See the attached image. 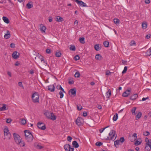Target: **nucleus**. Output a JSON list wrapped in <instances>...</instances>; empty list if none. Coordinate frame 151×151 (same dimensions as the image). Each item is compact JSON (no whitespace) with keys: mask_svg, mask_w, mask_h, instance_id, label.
Instances as JSON below:
<instances>
[{"mask_svg":"<svg viewBox=\"0 0 151 151\" xmlns=\"http://www.w3.org/2000/svg\"><path fill=\"white\" fill-rule=\"evenodd\" d=\"M136 44L135 42V41L133 40L131 41L130 43V46H132Z\"/></svg>","mask_w":151,"mask_h":151,"instance_id":"5fc2aeb1","label":"nucleus"},{"mask_svg":"<svg viewBox=\"0 0 151 151\" xmlns=\"http://www.w3.org/2000/svg\"><path fill=\"white\" fill-rule=\"evenodd\" d=\"M72 144L73 147L76 148H78L79 147L78 144L76 141H73V142Z\"/></svg>","mask_w":151,"mask_h":151,"instance_id":"412c9836","label":"nucleus"},{"mask_svg":"<svg viewBox=\"0 0 151 151\" xmlns=\"http://www.w3.org/2000/svg\"><path fill=\"white\" fill-rule=\"evenodd\" d=\"M37 127L40 129L44 130L46 129L45 125L43 123L39 122L37 124Z\"/></svg>","mask_w":151,"mask_h":151,"instance_id":"423d86ee","label":"nucleus"},{"mask_svg":"<svg viewBox=\"0 0 151 151\" xmlns=\"http://www.w3.org/2000/svg\"><path fill=\"white\" fill-rule=\"evenodd\" d=\"M70 49V50L75 51L76 50L75 46L74 45L71 46Z\"/></svg>","mask_w":151,"mask_h":151,"instance_id":"37998d69","label":"nucleus"},{"mask_svg":"<svg viewBox=\"0 0 151 151\" xmlns=\"http://www.w3.org/2000/svg\"><path fill=\"white\" fill-rule=\"evenodd\" d=\"M142 28L143 29H146L147 27V23L144 22H142Z\"/></svg>","mask_w":151,"mask_h":151,"instance_id":"a211bd4d","label":"nucleus"},{"mask_svg":"<svg viewBox=\"0 0 151 151\" xmlns=\"http://www.w3.org/2000/svg\"><path fill=\"white\" fill-rule=\"evenodd\" d=\"M142 115L141 112H139L136 115V118L137 120L139 119L141 117Z\"/></svg>","mask_w":151,"mask_h":151,"instance_id":"473e14b6","label":"nucleus"},{"mask_svg":"<svg viewBox=\"0 0 151 151\" xmlns=\"http://www.w3.org/2000/svg\"><path fill=\"white\" fill-rule=\"evenodd\" d=\"M2 19L3 20L5 23L7 24H8L9 23L10 21L9 19L7 17L4 16L3 17Z\"/></svg>","mask_w":151,"mask_h":151,"instance_id":"aec40b11","label":"nucleus"},{"mask_svg":"<svg viewBox=\"0 0 151 151\" xmlns=\"http://www.w3.org/2000/svg\"><path fill=\"white\" fill-rule=\"evenodd\" d=\"M102 58L101 55L98 54L95 56V58L96 60H101Z\"/></svg>","mask_w":151,"mask_h":151,"instance_id":"393cba45","label":"nucleus"},{"mask_svg":"<svg viewBox=\"0 0 151 151\" xmlns=\"http://www.w3.org/2000/svg\"><path fill=\"white\" fill-rule=\"evenodd\" d=\"M114 22L115 24L119 23V20L118 19H114Z\"/></svg>","mask_w":151,"mask_h":151,"instance_id":"a19ab883","label":"nucleus"},{"mask_svg":"<svg viewBox=\"0 0 151 151\" xmlns=\"http://www.w3.org/2000/svg\"><path fill=\"white\" fill-rule=\"evenodd\" d=\"M38 55H40L39 58L40 59L41 61V62H43V63H44V65L45 66H46L47 65V63L46 61L44 59V58L43 56H41V55H40L39 54H38Z\"/></svg>","mask_w":151,"mask_h":151,"instance_id":"dca6fc26","label":"nucleus"},{"mask_svg":"<svg viewBox=\"0 0 151 151\" xmlns=\"http://www.w3.org/2000/svg\"><path fill=\"white\" fill-rule=\"evenodd\" d=\"M73 1L76 2L79 5L81 6L85 7L86 6V4L81 1L78 0H73Z\"/></svg>","mask_w":151,"mask_h":151,"instance_id":"0eeeda50","label":"nucleus"},{"mask_svg":"<svg viewBox=\"0 0 151 151\" xmlns=\"http://www.w3.org/2000/svg\"><path fill=\"white\" fill-rule=\"evenodd\" d=\"M14 140L18 145H20L21 147H23L25 145L24 142H22V138L18 134L14 133L13 134Z\"/></svg>","mask_w":151,"mask_h":151,"instance_id":"f257e3e1","label":"nucleus"},{"mask_svg":"<svg viewBox=\"0 0 151 151\" xmlns=\"http://www.w3.org/2000/svg\"><path fill=\"white\" fill-rule=\"evenodd\" d=\"M151 149V147L149 146H147V145H146V146L145 147V149L147 150L150 151Z\"/></svg>","mask_w":151,"mask_h":151,"instance_id":"a18cd8bd","label":"nucleus"},{"mask_svg":"<svg viewBox=\"0 0 151 151\" xmlns=\"http://www.w3.org/2000/svg\"><path fill=\"white\" fill-rule=\"evenodd\" d=\"M109 127V126H107V127L104 128H102L101 129H99V132L100 133H102L104 131V130L106 128Z\"/></svg>","mask_w":151,"mask_h":151,"instance_id":"864d4df0","label":"nucleus"},{"mask_svg":"<svg viewBox=\"0 0 151 151\" xmlns=\"http://www.w3.org/2000/svg\"><path fill=\"white\" fill-rule=\"evenodd\" d=\"M103 44L106 47H108L109 45V42L108 41H104L103 42Z\"/></svg>","mask_w":151,"mask_h":151,"instance_id":"f704fd0d","label":"nucleus"},{"mask_svg":"<svg viewBox=\"0 0 151 151\" xmlns=\"http://www.w3.org/2000/svg\"><path fill=\"white\" fill-rule=\"evenodd\" d=\"M109 134V137L106 139V140H114L116 137V132L114 130H111Z\"/></svg>","mask_w":151,"mask_h":151,"instance_id":"f03ea898","label":"nucleus"},{"mask_svg":"<svg viewBox=\"0 0 151 151\" xmlns=\"http://www.w3.org/2000/svg\"><path fill=\"white\" fill-rule=\"evenodd\" d=\"M137 134L136 133H134L132 135L133 137H134V139H137Z\"/></svg>","mask_w":151,"mask_h":151,"instance_id":"052dcab7","label":"nucleus"},{"mask_svg":"<svg viewBox=\"0 0 151 151\" xmlns=\"http://www.w3.org/2000/svg\"><path fill=\"white\" fill-rule=\"evenodd\" d=\"M131 89L127 90L125 92L123 93L122 95V96L124 97H127L129 94L131 92Z\"/></svg>","mask_w":151,"mask_h":151,"instance_id":"6e6552de","label":"nucleus"},{"mask_svg":"<svg viewBox=\"0 0 151 151\" xmlns=\"http://www.w3.org/2000/svg\"><path fill=\"white\" fill-rule=\"evenodd\" d=\"M20 120V121L21 124H22L24 125L26 123V120L24 118L21 119Z\"/></svg>","mask_w":151,"mask_h":151,"instance_id":"cd10ccee","label":"nucleus"},{"mask_svg":"<svg viewBox=\"0 0 151 151\" xmlns=\"http://www.w3.org/2000/svg\"><path fill=\"white\" fill-rule=\"evenodd\" d=\"M51 113L48 111H47L45 113V114L48 118L49 119Z\"/></svg>","mask_w":151,"mask_h":151,"instance_id":"7c9ffc66","label":"nucleus"},{"mask_svg":"<svg viewBox=\"0 0 151 151\" xmlns=\"http://www.w3.org/2000/svg\"><path fill=\"white\" fill-rule=\"evenodd\" d=\"M49 119H50L52 120H55L56 119V117L52 113Z\"/></svg>","mask_w":151,"mask_h":151,"instance_id":"b1692460","label":"nucleus"},{"mask_svg":"<svg viewBox=\"0 0 151 151\" xmlns=\"http://www.w3.org/2000/svg\"><path fill=\"white\" fill-rule=\"evenodd\" d=\"M146 54L147 56L151 55V47L146 52Z\"/></svg>","mask_w":151,"mask_h":151,"instance_id":"c756f323","label":"nucleus"},{"mask_svg":"<svg viewBox=\"0 0 151 151\" xmlns=\"http://www.w3.org/2000/svg\"><path fill=\"white\" fill-rule=\"evenodd\" d=\"M26 140L28 142H31L33 139V137L32 135H30L29 136L25 137Z\"/></svg>","mask_w":151,"mask_h":151,"instance_id":"9d476101","label":"nucleus"},{"mask_svg":"<svg viewBox=\"0 0 151 151\" xmlns=\"http://www.w3.org/2000/svg\"><path fill=\"white\" fill-rule=\"evenodd\" d=\"M74 83V82L73 80H71L68 81V83L70 85L73 84Z\"/></svg>","mask_w":151,"mask_h":151,"instance_id":"bf43d9fd","label":"nucleus"},{"mask_svg":"<svg viewBox=\"0 0 151 151\" xmlns=\"http://www.w3.org/2000/svg\"><path fill=\"white\" fill-rule=\"evenodd\" d=\"M59 95H60V98L61 99L63 98V92L60 91L59 93Z\"/></svg>","mask_w":151,"mask_h":151,"instance_id":"49530a36","label":"nucleus"},{"mask_svg":"<svg viewBox=\"0 0 151 151\" xmlns=\"http://www.w3.org/2000/svg\"><path fill=\"white\" fill-rule=\"evenodd\" d=\"M119 140L120 141V142L122 143L124 142V141L125 140V139L124 137H122L120 138Z\"/></svg>","mask_w":151,"mask_h":151,"instance_id":"6e6d98bb","label":"nucleus"},{"mask_svg":"<svg viewBox=\"0 0 151 151\" xmlns=\"http://www.w3.org/2000/svg\"><path fill=\"white\" fill-rule=\"evenodd\" d=\"M111 74V72L109 70H107L106 73V75L107 76L110 75Z\"/></svg>","mask_w":151,"mask_h":151,"instance_id":"603ef678","label":"nucleus"},{"mask_svg":"<svg viewBox=\"0 0 151 151\" xmlns=\"http://www.w3.org/2000/svg\"><path fill=\"white\" fill-rule=\"evenodd\" d=\"M12 121V120L11 119H6V122L7 123H10Z\"/></svg>","mask_w":151,"mask_h":151,"instance_id":"4d7b16f0","label":"nucleus"},{"mask_svg":"<svg viewBox=\"0 0 151 151\" xmlns=\"http://www.w3.org/2000/svg\"><path fill=\"white\" fill-rule=\"evenodd\" d=\"M63 20V18L59 16H57L56 17V21L58 22H61Z\"/></svg>","mask_w":151,"mask_h":151,"instance_id":"a878e982","label":"nucleus"},{"mask_svg":"<svg viewBox=\"0 0 151 151\" xmlns=\"http://www.w3.org/2000/svg\"><path fill=\"white\" fill-rule=\"evenodd\" d=\"M67 139L68 141L70 142L72 139V137L70 136H68L67 137Z\"/></svg>","mask_w":151,"mask_h":151,"instance_id":"13d9d810","label":"nucleus"},{"mask_svg":"<svg viewBox=\"0 0 151 151\" xmlns=\"http://www.w3.org/2000/svg\"><path fill=\"white\" fill-rule=\"evenodd\" d=\"M145 141L146 142V145L151 147V139H149L148 138H146L145 139Z\"/></svg>","mask_w":151,"mask_h":151,"instance_id":"4468645a","label":"nucleus"},{"mask_svg":"<svg viewBox=\"0 0 151 151\" xmlns=\"http://www.w3.org/2000/svg\"><path fill=\"white\" fill-rule=\"evenodd\" d=\"M84 40L85 38L83 37H81L79 39V40L82 44H84L85 43Z\"/></svg>","mask_w":151,"mask_h":151,"instance_id":"c85d7f7f","label":"nucleus"},{"mask_svg":"<svg viewBox=\"0 0 151 151\" xmlns=\"http://www.w3.org/2000/svg\"><path fill=\"white\" fill-rule=\"evenodd\" d=\"M64 148L66 151H73L74 148L69 144H66L64 146Z\"/></svg>","mask_w":151,"mask_h":151,"instance_id":"39448f33","label":"nucleus"},{"mask_svg":"<svg viewBox=\"0 0 151 151\" xmlns=\"http://www.w3.org/2000/svg\"><path fill=\"white\" fill-rule=\"evenodd\" d=\"M111 91L110 89H109L106 93V97L108 98H109L111 96Z\"/></svg>","mask_w":151,"mask_h":151,"instance_id":"5701e85b","label":"nucleus"},{"mask_svg":"<svg viewBox=\"0 0 151 151\" xmlns=\"http://www.w3.org/2000/svg\"><path fill=\"white\" fill-rule=\"evenodd\" d=\"M33 6L32 3V2H29L26 5L27 8L28 9L32 8Z\"/></svg>","mask_w":151,"mask_h":151,"instance_id":"f3484780","label":"nucleus"},{"mask_svg":"<svg viewBox=\"0 0 151 151\" xmlns=\"http://www.w3.org/2000/svg\"><path fill=\"white\" fill-rule=\"evenodd\" d=\"M61 85H58L56 86V88L60 90L61 88Z\"/></svg>","mask_w":151,"mask_h":151,"instance_id":"0e129e2a","label":"nucleus"},{"mask_svg":"<svg viewBox=\"0 0 151 151\" xmlns=\"http://www.w3.org/2000/svg\"><path fill=\"white\" fill-rule=\"evenodd\" d=\"M83 115L84 117L86 116H87V112L86 111L83 112Z\"/></svg>","mask_w":151,"mask_h":151,"instance_id":"69168bd1","label":"nucleus"},{"mask_svg":"<svg viewBox=\"0 0 151 151\" xmlns=\"http://www.w3.org/2000/svg\"><path fill=\"white\" fill-rule=\"evenodd\" d=\"M55 86L54 85H50L48 86V89L51 92H54L55 91Z\"/></svg>","mask_w":151,"mask_h":151,"instance_id":"f8f14e48","label":"nucleus"},{"mask_svg":"<svg viewBox=\"0 0 151 151\" xmlns=\"http://www.w3.org/2000/svg\"><path fill=\"white\" fill-rule=\"evenodd\" d=\"M55 55L57 57H60L61 55V54L59 51L57 52H56Z\"/></svg>","mask_w":151,"mask_h":151,"instance_id":"e433bc0d","label":"nucleus"},{"mask_svg":"<svg viewBox=\"0 0 151 151\" xmlns=\"http://www.w3.org/2000/svg\"><path fill=\"white\" fill-rule=\"evenodd\" d=\"M40 27H41L40 28V30L42 32V33L45 32V30L46 29V27L44 26H43L42 24H41L40 26Z\"/></svg>","mask_w":151,"mask_h":151,"instance_id":"6ab92c4d","label":"nucleus"},{"mask_svg":"<svg viewBox=\"0 0 151 151\" xmlns=\"http://www.w3.org/2000/svg\"><path fill=\"white\" fill-rule=\"evenodd\" d=\"M151 35L150 34H148L145 37V38L147 39H148L150 38Z\"/></svg>","mask_w":151,"mask_h":151,"instance_id":"e2e57ef3","label":"nucleus"},{"mask_svg":"<svg viewBox=\"0 0 151 151\" xmlns=\"http://www.w3.org/2000/svg\"><path fill=\"white\" fill-rule=\"evenodd\" d=\"M118 115L117 113H116L115 115H114L113 117V120L114 121H116L118 119Z\"/></svg>","mask_w":151,"mask_h":151,"instance_id":"72a5a7b5","label":"nucleus"},{"mask_svg":"<svg viewBox=\"0 0 151 151\" xmlns=\"http://www.w3.org/2000/svg\"><path fill=\"white\" fill-rule=\"evenodd\" d=\"M24 132L25 133V137L29 136L30 135H32L31 133L27 131V130H25L24 131Z\"/></svg>","mask_w":151,"mask_h":151,"instance_id":"bb28decb","label":"nucleus"},{"mask_svg":"<svg viewBox=\"0 0 151 151\" xmlns=\"http://www.w3.org/2000/svg\"><path fill=\"white\" fill-rule=\"evenodd\" d=\"M46 51V52L47 53H50V49H47Z\"/></svg>","mask_w":151,"mask_h":151,"instance_id":"774afa93","label":"nucleus"},{"mask_svg":"<svg viewBox=\"0 0 151 151\" xmlns=\"http://www.w3.org/2000/svg\"><path fill=\"white\" fill-rule=\"evenodd\" d=\"M10 47L12 48H14L15 47V44L14 43H12L10 45Z\"/></svg>","mask_w":151,"mask_h":151,"instance_id":"338daca9","label":"nucleus"},{"mask_svg":"<svg viewBox=\"0 0 151 151\" xmlns=\"http://www.w3.org/2000/svg\"><path fill=\"white\" fill-rule=\"evenodd\" d=\"M77 109L79 111L81 110L82 108V106L80 105H78L77 106Z\"/></svg>","mask_w":151,"mask_h":151,"instance_id":"8fccbe9b","label":"nucleus"},{"mask_svg":"<svg viewBox=\"0 0 151 151\" xmlns=\"http://www.w3.org/2000/svg\"><path fill=\"white\" fill-rule=\"evenodd\" d=\"M76 88H72L70 90L69 92L72 95L75 96L76 95Z\"/></svg>","mask_w":151,"mask_h":151,"instance_id":"ddd939ff","label":"nucleus"},{"mask_svg":"<svg viewBox=\"0 0 151 151\" xmlns=\"http://www.w3.org/2000/svg\"><path fill=\"white\" fill-rule=\"evenodd\" d=\"M82 119L80 118H78L76 120V124L78 126H80L82 124Z\"/></svg>","mask_w":151,"mask_h":151,"instance_id":"9b49d317","label":"nucleus"},{"mask_svg":"<svg viewBox=\"0 0 151 151\" xmlns=\"http://www.w3.org/2000/svg\"><path fill=\"white\" fill-rule=\"evenodd\" d=\"M136 109V108L135 107H134L132 110V113L133 115L135 114V111Z\"/></svg>","mask_w":151,"mask_h":151,"instance_id":"58836bf2","label":"nucleus"},{"mask_svg":"<svg viewBox=\"0 0 151 151\" xmlns=\"http://www.w3.org/2000/svg\"><path fill=\"white\" fill-rule=\"evenodd\" d=\"M102 143L99 142H96V145L97 146H100L102 145Z\"/></svg>","mask_w":151,"mask_h":151,"instance_id":"09e8293b","label":"nucleus"},{"mask_svg":"<svg viewBox=\"0 0 151 151\" xmlns=\"http://www.w3.org/2000/svg\"><path fill=\"white\" fill-rule=\"evenodd\" d=\"M36 147L39 149H41L43 148V147L39 145H37L36 146Z\"/></svg>","mask_w":151,"mask_h":151,"instance_id":"680f3d73","label":"nucleus"},{"mask_svg":"<svg viewBox=\"0 0 151 151\" xmlns=\"http://www.w3.org/2000/svg\"><path fill=\"white\" fill-rule=\"evenodd\" d=\"M19 53L17 52L16 51L14 52L12 54L13 58L15 59L18 58L19 57Z\"/></svg>","mask_w":151,"mask_h":151,"instance_id":"1a4fd4ad","label":"nucleus"},{"mask_svg":"<svg viewBox=\"0 0 151 151\" xmlns=\"http://www.w3.org/2000/svg\"><path fill=\"white\" fill-rule=\"evenodd\" d=\"M80 74L79 71H77L75 74V77L78 78L80 76Z\"/></svg>","mask_w":151,"mask_h":151,"instance_id":"ea45409f","label":"nucleus"},{"mask_svg":"<svg viewBox=\"0 0 151 151\" xmlns=\"http://www.w3.org/2000/svg\"><path fill=\"white\" fill-rule=\"evenodd\" d=\"M32 98L33 102L35 103H38L39 102V95L37 92L34 93L32 96Z\"/></svg>","mask_w":151,"mask_h":151,"instance_id":"7ed1b4c3","label":"nucleus"},{"mask_svg":"<svg viewBox=\"0 0 151 151\" xmlns=\"http://www.w3.org/2000/svg\"><path fill=\"white\" fill-rule=\"evenodd\" d=\"M127 70V66H125L124 67V70H123L122 71V73L124 74V73H125L126 72Z\"/></svg>","mask_w":151,"mask_h":151,"instance_id":"3c124183","label":"nucleus"},{"mask_svg":"<svg viewBox=\"0 0 151 151\" xmlns=\"http://www.w3.org/2000/svg\"><path fill=\"white\" fill-rule=\"evenodd\" d=\"M2 105H3L2 107H0L1 111H4L6 110V105L3 104Z\"/></svg>","mask_w":151,"mask_h":151,"instance_id":"4c0bfd02","label":"nucleus"},{"mask_svg":"<svg viewBox=\"0 0 151 151\" xmlns=\"http://www.w3.org/2000/svg\"><path fill=\"white\" fill-rule=\"evenodd\" d=\"M80 59V57L78 55H76L74 58V59L76 61Z\"/></svg>","mask_w":151,"mask_h":151,"instance_id":"79ce46f5","label":"nucleus"},{"mask_svg":"<svg viewBox=\"0 0 151 151\" xmlns=\"http://www.w3.org/2000/svg\"><path fill=\"white\" fill-rule=\"evenodd\" d=\"M143 134L145 136H147L149 135H150V133L148 131H146V132H143Z\"/></svg>","mask_w":151,"mask_h":151,"instance_id":"c03bdc74","label":"nucleus"},{"mask_svg":"<svg viewBox=\"0 0 151 151\" xmlns=\"http://www.w3.org/2000/svg\"><path fill=\"white\" fill-rule=\"evenodd\" d=\"M4 133L5 138L10 139L11 138V136L8 129L6 128L4 129Z\"/></svg>","mask_w":151,"mask_h":151,"instance_id":"20e7f679","label":"nucleus"},{"mask_svg":"<svg viewBox=\"0 0 151 151\" xmlns=\"http://www.w3.org/2000/svg\"><path fill=\"white\" fill-rule=\"evenodd\" d=\"M141 143V142H140L139 141L136 140L134 142V145H135L137 146L140 144Z\"/></svg>","mask_w":151,"mask_h":151,"instance_id":"de8ad7c7","label":"nucleus"},{"mask_svg":"<svg viewBox=\"0 0 151 151\" xmlns=\"http://www.w3.org/2000/svg\"><path fill=\"white\" fill-rule=\"evenodd\" d=\"M138 97V95L137 93L132 95L130 98V99L132 100L136 99Z\"/></svg>","mask_w":151,"mask_h":151,"instance_id":"4be33fe9","label":"nucleus"},{"mask_svg":"<svg viewBox=\"0 0 151 151\" xmlns=\"http://www.w3.org/2000/svg\"><path fill=\"white\" fill-rule=\"evenodd\" d=\"M94 48L96 51H98L100 50V46L99 44H96L94 45Z\"/></svg>","mask_w":151,"mask_h":151,"instance_id":"2f4dec72","label":"nucleus"},{"mask_svg":"<svg viewBox=\"0 0 151 151\" xmlns=\"http://www.w3.org/2000/svg\"><path fill=\"white\" fill-rule=\"evenodd\" d=\"M11 36V35L10 33V32L9 31H8L7 32L6 34H5L4 36V38L6 39H8Z\"/></svg>","mask_w":151,"mask_h":151,"instance_id":"2eb2a0df","label":"nucleus"},{"mask_svg":"<svg viewBox=\"0 0 151 151\" xmlns=\"http://www.w3.org/2000/svg\"><path fill=\"white\" fill-rule=\"evenodd\" d=\"M120 142V141L119 140H117L114 142V145L115 147H117V145H118L119 144Z\"/></svg>","mask_w":151,"mask_h":151,"instance_id":"c9c22d12","label":"nucleus"}]
</instances>
